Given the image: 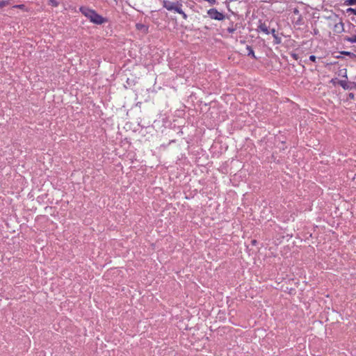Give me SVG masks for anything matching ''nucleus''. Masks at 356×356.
I'll return each mask as SVG.
<instances>
[{"label":"nucleus","mask_w":356,"mask_h":356,"mask_svg":"<svg viewBox=\"0 0 356 356\" xmlns=\"http://www.w3.org/2000/svg\"><path fill=\"white\" fill-rule=\"evenodd\" d=\"M81 13L86 16L91 22L95 24H102L106 19L97 13L95 10L87 7H81Z\"/></svg>","instance_id":"nucleus-1"},{"label":"nucleus","mask_w":356,"mask_h":356,"mask_svg":"<svg viewBox=\"0 0 356 356\" xmlns=\"http://www.w3.org/2000/svg\"><path fill=\"white\" fill-rule=\"evenodd\" d=\"M208 15L213 19L223 20L225 15L223 13L218 12L216 8H211L207 11Z\"/></svg>","instance_id":"nucleus-2"},{"label":"nucleus","mask_w":356,"mask_h":356,"mask_svg":"<svg viewBox=\"0 0 356 356\" xmlns=\"http://www.w3.org/2000/svg\"><path fill=\"white\" fill-rule=\"evenodd\" d=\"M256 30L257 32H262L266 35L270 34L269 26L266 24V22H263L261 20L259 21L258 26Z\"/></svg>","instance_id":"nucleus-3"},{"label":"nucleus","mask_w":356,"mask_h":356,"mask_svg":"<svg viewBox=\"0 0 356 356\" xmlns=\"http://www.w3.org/2000/svg\"><path fill=\"white\" fill-rule=\"evenodd\" d=\"M176 1H170L168 0H164L163 2V7L168 10H170L172 8L175 6Z\"/></svg>","instance_id":"nucleus-4"},{"label":"nucleus","mask_w":356,"mask_h":356,"mask_svg":"<svg viewBox=\"0 0 356 356\" xmlns=\"http://www.w3.org/2000/svg\"><path fill=\"white\" fill-rule=\"evenodd\" d=\"M181 7L182 4L179 1H176L175 6L172 8V9L170 11H174L177 13H181Z\"/></svg>","instance_id":"nucleus-5"},{"label":"nucleus","mask_w":356,"mask_h":356,"mask_svg":"<svg viewBox=\"0 0 356 356\" xmlns=\"http://www.w3.org/2000/svg\"><path fill=\"white\" fill-rule=\"evenodd\" d=\"M344 24L343 22H339L338 24H336L334 25V31L337 33H341L344 29H343Z\"/></svg>","instance_id":"nucleus-6"},{"label":"nucleus","mask_w":356,"mask_h":356,"mask_svg":"<svg viewBox=\"0 0 356 356\" xmlns=\"http://www.w3.org/2000/svg\"><path fill=\"white\" fill-rule=\"evenodd\" d=\"M237 26L238 24H234V22H231L227 31L229 33H233L237 29Z\"/></svg>","instance_id":"nucleus-7"},{"label":"nucleus","mask_w":356,"mask_h":356,"mask_svg":"<svg viewBox=\"0 0 356 356\" xmlns=\"http://www.w3.org/2000/svg\"><path fill=\"white\" fill-rule=\"evenodd\" d=\"M344 40L349 42L350 43H356V30L355 31V33L350 37H346Z\"/></svg>","instance_id":"nucleus-8"},{"label":"nucleus","mask_w":356,"mask_h":356,"mask_svg":"<svg viewBox=\"0 0 356 356\" xmlns=\"http://www.w3.org/2000/svg\"><path fill=\"white\" fill-rule=\"evenodd\" d=\"M246 49L248 50V56H250L253 58H257L255 55H254V52L252 48L250 46L247 45L246 46Z\"/></svg>","instance_id":"nucleus-9"},{"label":"nucleus","mask_w":356,"mask_h":356,"mask_svg":"<svg viewBox=\"0 0 356 356\" xmlns=\"http://www.w3.org/2000/svg\"><path fill=\"white\" fill-rule=\"evenodd\" d=\"M339 84L343 88V89H350L351 88L348 84L347 81L346 80H341L339 81Z\"/></svg>","instance_id":"nucleus-10"},{"label":"nucleus","mask_w":356,"mask_h":356,"mask_svg":"<svg viewBox=\"0 0 356 356\" xmlns=\"http://www.w3.org/2000/svg\"><path fill=\"white\" fill-rule=\"evenodd\" d=\"M136 28L138 30H143L144 31H147L148 29V28L146 26H145L144 24H137Z\"/></svg>","instance_id":"nucleus-11"},{"label":"nucleus","mask_w":356,"mask_h":356,"mask_svg":"<svg viewBox=\"0 0 356 356\" xmlns=\"http://www.w3.org/2000/svg\"><path fill=\"white\" fill-rule=\"evenodd\" d=\"M343 4L346 6H353L356 4V0H346Z\"/></svg>","instance_id":"nucleus-12"},{"label":"nucleus","mask_w":356,"mask_h":356,"mask_svg":"<svg viewBox=\"0 0 356 356\" xmlns=\"http://www.w3.org/2000/svg\"><path fill=\"white\" fill-rule=\"evenodd\" d=\"M341 54H343V55H346V56H349L350 57H354V58H356V55L353 53H351L350 51H341Z\"/></svg>","instance_id":"nucleus-13"},{"label":"nucleus","mask_w":356,"mask_h":356,"mask_svg":"<svg viewBox=\"0 0 356 356\" xmlns=\"http://www.w3.org/2000/svg\"><path fill=\"white\" fill-rule=\"evenodd\" d=\"M274 38V40H275V44H279L282 42V40H281V38L278 37V35H275L273 36Z\"/></svg>","instance_id":"nucleus-14"},{"label":"nucleus","mask_w":356,"mask_h":356,"mask_svg":"<svg viewBox=\"0 0 356 356\" xmlns=\"http://www.w3.org/2000/svg\"><path fill=\"white\" fill-rule=\"evenodd\" d=\"M346 13H351V14H353L355 15H356V9L355 8H349L346 10Z\"/></svg>","instance_id":"nucleus-15"},{"label":"nucleus","mask_w":356,"mask_h":356,"mask_svg":"<svg viewBox=\"0 0 356 356\" xmlns=\"http://www.w3.org/2000/svg\"><path fill=\"white\" fill-rule=\"evenodd\" d=\"M8 4V1H6V0L0 1V8L6 6Z\"/></svg>","instance_id":"nucleus-16"},{"label":"nucleus","mask_w":356,"mask_h":356,"mask_svg":"<svg viewBox=\"0 0 356 356\" xmlns=\"http://www.w3.org/2000/svg\"><path fill=\"white\" fill-rule=\"evenodd\" d=\"M270 33L273 35V37L277 35L276 31L275 29H270Z\"/></svg>","instance_id":"nucleus-17"},{"label":"nucleus","mask_w":356,"mask_h":356,"mask_svg":"<svg viewBox=\"0 0 356 356\" xmlns=\"http://www.w3.org/2000/svg\"><path fill=\"white\" fill-rule=\"evenodd\" d=\"M309 60L312 62H316V57L314 55L309 56Z\"/></svg>","instance_id":"nucleus-18"},{"label":"nucleus","mask_w":356,"mask_h":356,"mask_svg":"<svg viewBox=\"0 0 356 356\" xmlns=\"http://www.w3.org/2000/svg\"><path fill=\"white\" fill-rule=\"evenodd\" d=\"M291 57L293 58L295 60H298L299 58V56L296 54H291Z\"/></svg>","instance_id":"nucleus-19"},{"label":"nucleus","mask_w":356,"mask_h":356,"mask_svg":"<svg viewBox=\"0 0 356 356\" xmlns=\"http://www.w3.org/2000/svg\"><path fill=\"white\" fill-rule=\"evenodd\" d=\"M179 14L182 15V17L184 19H187V15L182 10H181V13H179Z\"/></svg>","instance_id":"nucleus-20"},{"label":"nucleus","mask_w":356,"mask_h":356,"mask_svg":"<svg viewBox=\"0 0 356 356\" xmlns=\"http://www.w3.org/2000/svg\"><path fill=\"white\" fill-rule=\"evenodd\" d=\"M348 97L351 99H353L355 98V95L353 93H349Z\"/></svg>","instance_id":"nucleus-21"},{"label":"nucleus","mask_w":356,"mask_h":356,"mask_svg":"<svg viewBox=\"0 0 356 356\" xmlns=\"http://www.w3.org/2000/svg\"><path fill=\"white\" fill-rule=\"evenodd\" d=\"M294 13H298V10L297 9H295Z\"/></svg>","instance_id":"nucleus-22"},{"label":"nucleus","mask_w":356,"mask_h":356,"mask_svg":"<svg viewBox=\"0 0 356 356\" xmlns=\"http://www.w3.org/2000/svg\"><path fill=\"white\" fill-rule=\"evenodd\" d=\"M53 3H54V6L57 5L55 1H53Z\"/></svg>","instance_id":"nucleus-23"}]
</instances>
